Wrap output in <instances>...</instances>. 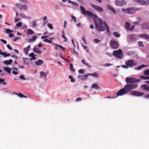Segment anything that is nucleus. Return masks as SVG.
<instances>
[{"mask_svg":"<svg viewBox=\"0 0 149 149\" xmlns=\"http://www.w3.org/2000/svg\"><path fill=\"white\" fill-rule=\"evenodd\" d=\"M22 25V23L21 22H19L17 23L16 25L17 27H20Z\"/></svg>","mask_w":149,"mask_h":149,"instance_id":"46","label":"nucleus"},{"mask_svg":"<svg viewBox=\"0 0 149 149\" xmlns=\"http://www.w3.org/2000/svg\"><path fill=\"white\" fill-rule=\"evenodd\" d=\"M144 74L145 75H149V70H145L144 72Z\"/></svg>","mask_w":149,"mask_h":149,"instance_id":"36","label":"nucleus"},{"mask_svg":"<svg viewBox=\"0 0 149 149\" xmlns=\"http://www.w3.org/2000/svg\"><path fill=\"white\" fill-rule=\"evenodd\" d=\"M85 62H86V61L84 60H83L81 61V62L84 64L86 66H88L89 67V68H90L91 67L88 64L86 63H85Z\"/></svg>","mask_w":149,"mask_h":149,"instance_id":"35","label":"nucleus"},{"mask_svg":"<svg viewBox=\"0 0 149 149\" xmlns=\"http://www.w3.org/2000/svg\"><path fill=\"white\" fill-rule=\"evenodd\" d=\"M36 22V21H34L32 23L33 26V27L36 26L37 25V24L35 23Z\"/></svg>","mask_w":149,"mask_h":149,"instance_id":"51","label":"nucleus"},{"mask_svg":"<svg viewBox=\"0 0 149 149\" xmlns=\"http://www.w3.org/2000/svg\"><path fill=\"white\" fill-rule=\"evenodd\" d=\"M4 69L7 72L9 73V68L4 67Z\"/></svg>","mask_w":149,"mask_h":149,"instance_id":"41","label":"nucleus"},{"mask_svg":"<svg viewBox=\"0 0 149 149\" xmlns=\"http://www.w3.org/2000/svg\"><path fill=\"white\" fill-rule=\"evenodd\" d=\"M55 46H56L57 47H59L61 48L64 51L65 50V48H64L62 46L59 45L57 44H55Z\"/></svg>","mask_w":149,"mask_h":149,"instance_id":"29","label":"nucleus"},{"mask_svg":"<svg viewBox=\"0 0 149 149\" xmlns=\"http://www.w3.org/2000/svg\"><path fill=\"white\" fill-rule=\"evenodd\" d=\"M107 8L111 10V11L113 12L114 13L116 14V10L111 6L109 5L107 6Z\"/></svg>","mask_w":149,"mask_h":149,"instance_id":"19","label":"nucleus"},{"mask_svg":"<svg viewBox=\"0 0 149 149\" xmlns=\"http://www.w3.org/2000/svg\"><path fill=\"white\" fill-rule=\"evenodd\" d=\"M20 37L19 36L16 37L14 38V42H15L16 40H20Z\"/></svg>","mask_w":149,"mask_h":149,"instance_id":"44","label":"nucleus"},{"mask_svg":"<svg viewBox=\"0 0 149 149\" xmlns=\"http://www.w3.org/2000/svg\"><path fill=\"white\" fill-rule=\"evenodd\" d=\"M68 78L71 79V82H74L75 81V79L71 75H69Z\"/></svg>","mask_w":149,"mask_h":149,"instance_id":"30","label":"nucleus"},{"mask_svg":"<svg viewBox=\"0 0 149 149\" xmlns=\"http://www.w3.org/2000/svg\"><path fill=\"white\" fill-rule=\"evenodd\" d=\"M70 70L71 71L73 72H75V70L73 68V64L72 63H70Z\"/></svg>","mask_w":149,"mask_h":149,"instance_id":"27","label":"nucleus"},{"mask_svg":"<svg viewBox=\"0 0 149 149\" xmlns=\"http://www.w3.org/2000/svg\"><path fill=\"white\" fill-rule=\"evenodd\" d=\"M43 46V44H42L41 42L39 43L38 45V46L39 47H42Z\"/></svg>","mask_w":149,"mask_h":149,"instance_id":"58","label":"nucleus"},{"mask_svg":"<svg viewBox=\"0 0 149 149\" xmlns=\"http://www.w3.org/2000/svg\"><path fill=\"white\" fill-rule=\"evenodd\" d=\"M81 98L80 97H77L76 99V101H80L81 100Z\"/></svg>","mask_w":149,"mask_h":149,"instance_id":"62","label":"nucleus"},{"mask_svg":"<svg viewBox=\"0 0 149 149\" xmlns=\"http://www.w3.org/2000/svg\"><path fill=\"white\" fill-rule=\"evenodd\" d=\"M91 6L95 10H97V11L100 12H102L103 11V8L100 7L99 6L93 4L92 3L91 4Z\"/></svg>","mask_w":149,"mask_h":149,"instance_id":"11","label":"nucleus"},{"mask_svg":"<svg viewBox=\"0 0 149 149\" xmlns=\"http://www.w3.org/2000/svg\"><path fill=\"white\" fill-rule=\"evenodd\" d=\"M33 52H31L29 55V56L30 57H33L35 56Z\"/></svg>","mask_w":149,"mask_h":149,"instance_id":"60","label":"nucleus"},{"mask_svg":"<svg viewBox=\"0 0 149 149\" xmlns=\"http://www.w3.org/2000/svg\"><path fill=\"white\" fill-rule=\"evenodd\" d=\"M134 28H135L134 26L133 25L132 26H131V27L130 28V29H129V30L130 31H132L134 29Z\"/></svg>","mask_w":149,"mask_h":149,"instance_id":"49","label":"nucleus"},{"mask_svg":"<svg viewBox=\"0 0 149 149\" xmlns=\"http://www.w3.org/2000/svg\"><path fill=\"white\" fill-rule=\"evenodd\" d=\"M113 35L114 36L117 38L119 37L120 36V35L117 32H114L113 33Z\"/></svg>","mask_w":149,"mask_h":149,"instance_id":"31","label":"nucleus"},{"mask_svg":"<svg viewBox=\"0 0 149 149\" xmlns=\"http://www.w3.org/2000/svg\"><path fill=\"white\" fill-rule=\"evenodd\" d=\"M110 44L112 48L117 49L118 47V44L117 41L114 40H111L110 41Z\"/></svg>","mask_w":149,"mask_h":149,"instance_id":"6","label":"nucleus"},{"mask_svg":"<svg viewBox=\"0 0 149 149\" xmlns=\"http://www.w3.org/2000/svg\"><path fill=\"white\" fill-rule=\"evenodd\" d=\"M140 78L144 79H147V77L142 76L140 77Z\"/></svg>","mask_w":149,"mask_h":149,"instance_id":"59","label":"nucleus"},{"mask_svg":"<svg viewBox=\"0 0 149 149\" xmlns=\"http://www.w3.org/2000/svg\"><path fill=\"white\" fill-rule=\"evenodd\" d=\"M85 70L83 69H80L79 70V72L80 74L84 73Z\"/></svg>","mask_w":149,"mask_h":149,"instance_id":"43","label":"nucleus"},{"mask_svg":"<svg viewBox=\"0 0 149 149\" xmlns=\"http://www.w3.org/2000/svg\"><path fill=\"white\" fill-rule=\"evenodd\" d=\"M141 36L145 39H148L149 38V36L145 34H143L141 35Z\"/></svg>","mask_w":149,"mask_h":149,"instance_id":"23","label":"nucleus"},{"mask_svg":"<svg viewBox=\"0 0 149 149\" xmlns=\"http://www.w3.org/2000/svg\"><path fill=\"white\" fill-rule=\"evenodd\" d=\"M141 87L143 89L149 91V86L146 85H142Z\"/></svg>","mask_w":149,"mask_h":149,"instance_id":"16","label":"nucleus"},{"mask_svg":"<svg viewBox=\"0 0 149 149\" xmlns=\"http://www.w3.org/2000/svg\"><path fill=\"white\" fill-rule=\"evenodd\" d=\"M17 7L21 10H26L28 9V6L26 4L22 5L19 3L16 4Z\"/></svg>","mask_w":149,"mask_h":149,"instance_id":"7","label":"nucleus"},{"mask_svg":"<svg viewBox=\"0 0 149 149\" xmlns=\"http://www.w3.org/2000/svg\"><path fill=\"white\" fill-rule=\"evenodd\" d=\"M134 24L135 25H137L138 26H139L140 25V23L138 22H134Z\"/></svg>","mask_w":149,"mask_h":149,"instance_id":"61","label":"nucleus"},{"mask_svg":"<svg viewBox=\"0 0 149 149\" xmlns=\"http://www.w3.org/2000/svg\"><path fill=\"white\" fill-rule=\"evenodd\" d=\"M44 41L45 42H47L48 43H51L52 42V41L51 40H48L47 39H45L44 40Z\"/></svg>","mask_w":149,"mask_h":149,"instance_id":"39","label":"nucleus"},{"mask_svg":"<svg viewBox=\"0 0 149 149\" xmlns=\"http://www.w3.org/2000/svg\"><path fill=\"white\" fill-rule=\"evenodd\" d=\"M61 37L64 39V42H66L67 41V38L64 35H62L61 36Z\"/></svg>","mask_w":149,"mask_h":149,"instance_id":"52","label":"nucleus"},{"mask_svg":"<svg viewBox=\"0 0 149 149\" xmlns=\"http://www.w3.org/2000/svg\"><path fill=\"white\" fill-rule=\"evenodd\" d=\"M138 86L136 84H127L123 88L120 89L117 93L116 97L118 96H122L127 94L132 90L137 88Z\"/></svg>","mask_w":149,"mask_h":149,"instance_id":"1","label":"nucleus"},{"mask_svg":"<svg viewBox=\"0 0 149 149\" xmlns=\"http://www.w3.org/2000/svg\"><path fill=\"white\" fill-rule=\"evenodd\" d=\"M19 15H20L21 16V17L22 18H26V19L30 18L29 17H27L25 15H24L23 14H19Z\"/></svg>","mask_w":149,"mask_h":149,"instance_id":"37","label":"nucleus"},{"mask_svg":"<svg viewBox=\"0 0 149 149\" xmlns=\"http://www.w3.org/2000/svg\"><path fill=\"white\" fill-rule=\"evenodd\" d=\"M0 40L4 44H7V42L6 40L2 39H1Z\"/></svg>","mask_w":149,"mask_h":149,"instance_id":"47","label":"nucleus"},{"mask_svg":"<svg viewBox=\"0 0 149 149\" xmlns=\"http://www.w3.org/2000/svg\"><path fill=\"white\" fill-rule=\"evenodd\" d=\"M3 63L9 65V60L4 61Z\"/></svg>","mask_w":149,"mask_h":149,"instance_id":"45","label":"nucleus"},{"mask_svg":"<svg viewBox=\"0 0 149 149\" xmlns=\"http://www.w3.org/2000/svg\"><path fill=\"white\" fill-rule=\"evenodd\" d=\"M80 8L81 12L85 15H88L89 16L94 17L96 15L88 10H86L83 6H81Z\"/></svg>","mask_w":149,"mask_h":149,"instance_id":"3","label":"nucleus"},{"mask_svg":"<svg viewBox=\"0 0 149 149\" xmlns=\"http://www.w3.org/2000/svg\"><path fill=\"white\" fill-rule=\"evenodd\" d=\"M14 94L17 95L18 96H19L20 97H24L25 98H27V96L24 95L23 94H22L20 93H19L18 94L17 93L15 92L14 93Z\"/></svg>","mask_w":149,"mask_h":149,"instance_id":"21","label":"nucleus"},{"mask_svg":"<svg viewBox=\"0 0 149 149\" xmlns=\"http://www.w3.org/2000/svg\"><path fill=\"white\" fill-rule=\"evenodd\" d=\"M91 87L92 88H95L97 90H99L100 88V87L96 84H92Z\"/></svg>","mask_w":149,"mask_h":149,"instance_id":"17","label":"nucleus"},{"mask_svg":"<svg viewBox=\"0 0 149 149\" xmlns=\"http://www.w3.org/2000/svg\"><path fill=\"white\" fill-rule=\"evenodd\" d=\"M5 81V79H1L0 78V84H1L3 82L2 84L3 85H6V82H4Z\"/></svg>","mask_w":149,"mask_h":149,"instance_id":"34","label":"nucleus"},{"mask_svg":"<svg viewBox=\"0 0 149 149\" xmlns=\"http://www.w3.org/2000/svg\"><path fill=\"white\" fill-rule=\"evenodd\" d=\"M19 77L21 79H22L23 80H25L26 79V78H24V76L23 75H22L21 76H20Z\"/></svg>","mask_w":149,"mask_h":149,"instance_id":"55","label":"nucleus"},{"mask_svg":"<svg viewBox=\"0 0 149 149\" xmlns=\"http://www.w3.org/2000/svg\"><path fill=\"white\" fill-rule=\"evenodd\" d=\"M122 10L127 13L132 14L135 12V10L134 8H129L127 9H123Z\"/></svg>","mask_w":149,"mask_h":149,"instance_id":"8","label":"nucleus"},{"mask_svg":"<svg viewBox=\"0 0 149 149\" xmlns=\"http://www.w3.org/2000/svg\"><path fill=\"white\" fill-rule=\"evenodd\" d=\"M43 63V61L39 59L38 61H36L35 62V64L38 65H40L42 64Z\"/></svg>","mask_w":149,"mask_h":149,"instance_id":"18","label":"nucleus"},{"mask_svg":"<svg viewBox=\"0 0 149 149\" xmlns=\"http://www.w3.org/2000/svg\"><path fill=\"white\" fill-rule=\"evenodd\" d=\"M40 77H44L46 78L47 75V73L43 71H41L40 72Z\"/></svg>","mask_w":149,"mask_h":149,"instance_id":"15","label":"nucleus"},{"mask_svg":"<svg viewBox=\"0 0 149 149\" xmlns=\"http://www.w3.org/2000/svg\"><path fill=\"white\" fill-rule=\"evenodd\" d=\"M116 5L122 6L126 4V2L124 0H118L116 3Z\"/></svg>","mask_w":149,"mask_h":149,"instance_id":"13","label":"nucleus"},{"mask_svg":"<svg viewBox=\"0 0 149 149\" xmlns=\"http://www.w3.org/2000/svg\"><path fill=\"white\" fill-rule=\"evenodd\" d=\"M113 55L118 58L121 59L123 57V52L120 49L114 51Z\"/></svg>","mask_w":149,"mask_h":149,"instance_id":"4","label":"nucleus"},{"mask_svg":"<svg viewBox=\"0 0 149 149\" xmlns=\"http://www.w3.org/2000/svg\"><path fill=\"white\" fill-rule=\"evenodd\" d=\"M94 42H95V43H97L99 42L100 41V40H98V39H94Z\"/></svg>","mask_w":149,"mask_h":149,"instance_id":"53","label":"nucleus"},{"mask_svg":"<svg viewBox=\"0 0 149 149\" xmlns=\"http://www.w3.org/2000/svg\"><path fill=\"white\" fill-rule=\"evenodd\" d=\"M130 38L133 40L135 41L137 39V37L134 35H131L130 36Z\"/></svg>","mask_w":149,"mask_h":149,"instance_id":"24","label":"nucleus"},{"mask_svg":"<svg viewBox=\"0 0 149 149\" xmlns=\"http://www.w3.org/2000/svg\"><path fill=\"white\" fill-rule=\"evenodd\" d=\"M33 51L34 52L38 53L39 54H41L42 52V50H40L39 49L35 47H34L33 48Z\"/></svg>","mask_w":149,"mask_h":149,"instance_id":"14","label":"nucleus"},{"mask_svg":"<svg viewBox=\"0 0 149 149\" xmlns=\"http://www.w3.org/2000/svg\"><path fill=\"white\" fill-rule=\"evenodd\" d=\"M97 17L96 15L93 17L95 25V28L97 31L101 32L104 31L105 28L103 26L104 22L101 19H98V23L97 22Z\"/></svg>","mask_w":149,"mask_h":149,"instance_id":"2","label":"nucleus"},{"mask_svg":"<svg viewBox=\"0 0 149 149\" xmlns=\"http://www.w3.org/2000/svg\"><path fill=\"white\" fill-rule=\"evenodd\" d=\"M20 1L22 2H23L25 3H28V2L27 0H19Z\"/></svg>","mask_w":149,"mask_h":149,"instance_id":"54","label":"nucleus"},{"mask_svg":"<svg viewBox=\"0 0 149 149\" xmlns=\"http://www.w3.org/2000/svg\"><path fill=\"white\" fill-rule=\"evenodd\" d=\"M130 94L134 96H140L143 95L144 93L136 91H131L130 93Z\"/></svg>","mask_w":149,"mask_h":149,"instance_id":"9","label":"nucleus"},{"mask_svg":"<svg viewBox=\"0 0 149 149\" xmlns=\"http://www.w3.org/2000/svg\"><path fill=\"white\" fill-rule=\"evenodd\" d=\"M27 33L29 35H32L34 33V32L31 29L27 30Z\"/></svg>","mask_w":149,"mask_h":149,"instance_id":"26","label":"nucleus"},{"mask_svg":"<svg viewBox=\"0 0 149 149\" xmlns=\"http://www.w3.org/2000/svg\"><path fill=\"white\" fill-rule=\"evenodd\" d=\"M11 56L12 57H13V58H14V59H15V60H16L17 59V56H16V55H12Z\"/></svg>","mask_w":149,"mask_h":149,"instance_id":"64","label":"nucleus"},{"mask_svg":"<svg viewBox=\"0 0 149 149\" xmlns=\"http://www.w3.org/2000/svg\"><path fill=\"white\" fill-rule=\"evenodd\" d=\"M125 64L128 66L131 67L136 65V63L134 62L133 60H130L126 61Z\"/></svg>","mask_w":149,"mask_h":149,"instance_id":"10","label":"nucleus"},{"mask_svg":"<svg viewBox=\"0 0 149 149\" xmlns=\"http://www.w3.org/2000/svg\"><path fill=\"white\" fill-rule=\"evenodd\" d=\"M138 20L139 22H141L142 20V18L141 17H138L137 19Z\"/></svg>","mask_w":149,"mask_h":149,"instance_id":"63","label":"nucleus"},{"mask_svg":"<svg viewBox=\"0 0 149 149\" xmlns=\"http://www.w3.org/2000/svg\"><path fill=\"white\" fill-rule=\"evenodd\" d=\"M86 76V74L84 75H79L78 76V78H80V79L81 80H86V78L87 77Z\"/></svg>","mask_w":149,"mask_h":149,"instance_id":"22","label":"nucleus"},{"mask_svg":"<svg viewBox=\"0 0 149 149\" xmlns=\"http://www.w3.org/2000/svg\"><path fill=\"white\" fill-rule=\"evenodd\" d=\"M125 26L126 29L127 30H129L130 29V24L129 23L126 22L125 23Z\"/></svg>","mask_w":149,"mask_h":149,"instance_id":"28","label":"nucleus"},{"mask_svg":"<svg viewBox=\"0 0 149 149\" xmlns=\"http://www.w3.org/2000/svg\"><path fill=\"white\" fill-rule=\"evenodd\" d=\"M138 46L139 47H143L144 46V45L143 44V42L141 41H139L138 42Z\"/></svg>","mask_w":149,"mask_h":149,"instance_id":"32","label":"nucleus"},{"mask_svg":"<svg viewBox=\"0 0 149 149\" xmlns=\"http://www.w3.org/2000/svg\"><path fill=\"white\" fill-rule=\"evenodd\" d=\"M106 54L108 55L110 57L112 56L113 55V54H112L111 53L108 52L106 53Z\"/></svg>","mask_w":149,"mask_h":149,"instance_id":"57","label":"nucleus"},{"mask_svg":"<svg viewBox=\"0 0 149 149\" xmlns=\"http://www.w3.org/2000/svg\"><path fill=\"white\" fill-rule=\"evenodd\" d=\"M140 79H137L136 78L127 77L125 79V81L127 84H132L137 82H139Z\"/></svg>","mask_w":149,"mask_h":149,"instance_id":"5","label":"nucleus"},{"mask_svg":"<svg viewBox=\"0 0 149 149\" xmlns=\"http://www.w3.org/2000/svg\"><path fill=\"white\" fill-rule=\"evenodd\" d=\"M147 66V65L143 64L140 66H139L137 68H136L135 69L137 70H139L141 69L142 68L146 67Z\"/></svg>","mask_w":149,"mask_h":149,"instance_id":"20","label":"nucleus"},{"mask_svg":"<svg viewBox=\"0 0 149 149\" xmlns=\"http://www.w3.org/2000/svg\"><path fill=\"white\" fill-rule=\"evenodd\" d=\"M82 40H83V42H84V44L85 45H86L87 43L85 40V38L84 37H83L82 38Z\"/></svg>","mask_w":149,"mask_h":149,"instance_id":"48","label":"nucleus"},{"mask_svg":"<svg viewBox=\"0 0 149 149\" xmlns=\"http://www.w3.org/2000/svg\"><path fill=\"white\" fill-rule=\"evenodd\" d=\"M37 38V37L36 36H33L32 37V39H29V42H31V41H35V40H36Z\"/></svg>","mask_w":149,"mask_h":149,"instance_id":"33","label":"nucleus"},{"mask_svg":"<svg viewBox=\"0 0 149 149\" xmlns=\"http://www.w3.org/2000/svg\"><path fill=\"white\" fill-rule=\"evenodd\" d=\"M92 76L96 78L98 77L99 76L98 74L95 72L93 73L92 74Z\"/></svg>","mask_w":149,"mask_h":149,"instance_id":"40","label":"nucleus"},{"mask_svg":"<svg viewBox=\"0 0 149 149\" xmlns=\"http://www.w3.org/2000/svg\"><path fill=\"white\" fill-rule=\"evenodd\" d=\"M112 65L111 64L107 63L105 65H104V66L109 67V66H110Z\"/></svg>","mask_w":149,"mask_h":149,"instance_id":"56","label":"nucleus"},{"mask_svg":"<svg viewBox=\"0 0 149 149\" xmlns=\"http://www.w3.org/2000/svg\"><path fill=\"white\" fill-rule=\"evenodd\" d=\"M0 55H3L4 57H7L9 56V53L7 54V52H0Z\"/></svg>","mask_w":149,"mask_h":149,"instance_id":"25","label":"nucleus"},{"mask_svg":"<svg viewBox=\"0 0 149 149\" xmlns=\"http://www.w3.org/2000/svg\"><path fill=\"white\" fill-rule=\"evenodd\" d=\"M141 28L144 30L149 29V23L143 22L141 25Z\"/></svg>","mask_w":149,"mask_h":149,"instance_id":"12","label":"nucleus"},{"mask_svg":"<svg viewBox=\"0 0 149 149\" xmlns=\"http://www.w3.org/2000/svg\"><path fill=\"white\" fill-rule=\"evenodd\" d=\"M104 25H105V26L106 27V30H107V32H108L109 33H110V31H109V29L108 26L107 25V24L105 23V22Z\"/></svg>","mask_w":149,"mask_h":149,"instance_id":"38","label":"nucleus"},{"mask_svg":"<svg viewBox=\"0 0 149 149\" xmlns=\"http://www.w3.org/2000/svg\"><path fill=\"white\" fill-rule=\"evenodd\" d=\"M24 51L25 52V53L26 54L27 52L29 51V49L27 48H25L24 49Z\"/></svg>","mask_w":149,"mask_h":149,"instance_id":"50","label":"nucleus"},{"mask_svg":"<svg viewBox=\"0 0 149 149\" xmlns=\"http://www.w3.org/2000/svg\"><path fill=\"white\" fill-rule=\"evenodd\" d=\"M47 26L48 27L50 28L51 29H53V28L52 26V25L51 24H47Z\"/></svg>","mask_w":149,"mask_h":149,"instance_id":"42","label":"nucleus"}]
</instances>
